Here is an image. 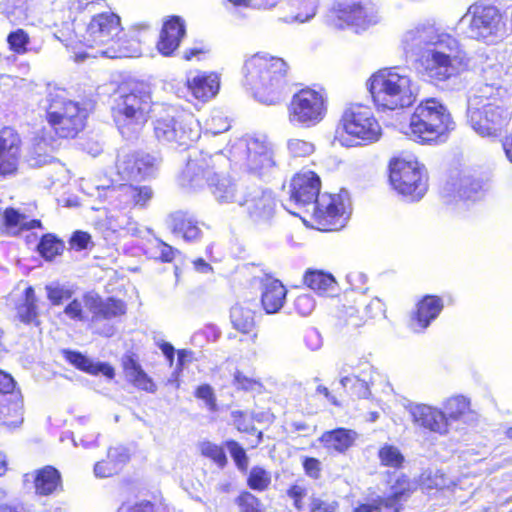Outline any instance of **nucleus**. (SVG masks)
<instances>
[{
	"mask_svg": "<svg viewBox=\"0 0 512 512\" xmlns=\"http://www.w3.org/2000/svg\"><path fill=\"white\" fill-rule=\"evenodd\" d=\"M122 366L126 377L134 386L149 393H155L157 388L153 380L145 373L134 354H125Z\"/></svg>",
	"mask_w": 512,
	"mask_h": 512,
	"instance_id": "7c9ffc66",
	"label": "nucleus"
},
{
	"mask_svg": "<svg viewBox=\"0 0 512 512\" xmlns=\"http://www.w3.org/2000/svg\"><path fill=\"white\" fill-rule=\"evenodd\" d=\"M227 157L220 151L213 155L192 149L182 171L179 183L189 190H198L208 184L214 199L220 204H242L243 196L239 185L229 176L220 175L215 170L227 164Z\"/></svg>",
	"mask_w": 512,
	"mask_h": 512,
	"instance_id": "f03ea898",
	"label": "nucleus"
},
{
	"mask_svg": "<svg viewBox=\"0 0 512 512\" xmlns=\"http://www.w3.org/2000/svg\"><path fill=\"white\" fill-rule=\"evenodd\" d=\"M227 449L240 470H246L248 467V457L245 450L235 441L226 442Z\"/></svg>",
	"mask_w": 512,
	"mask_h": 512,
	"instance_id": "680f3d73",
	"label": "nucleus"
},
{
	"mask_svg": "<svg viewBox=\"0 0 512 512\" xmlns=\"http://www.w3.org/2000/svg\"><path fill=\"white\" fill-rule=\"evenodd\" d=\"M47 121L62 138H73L83 130L88 116L85 107L70 100L65 90L50 89L46 96Z\"/></svg>",
	"mask_w": 512,
	"mask_h": 512,
	"instance_id": "1a4fd4ad",
	"label": "nucleus"
},
{
	"mask_svg": "<svg viewBox=\"0 0 512 512\" xmlns=\"http://www.w3.org/2000/svg\"><path fill=\"white\" fill-rule=\"evenodd\" d=\"M5 222L9 227H19L20 229L26 230L41 227L40 220L28 221L24 215L18 213L14 209H8L5 211Z\"/></svg>",
	"mask_w": 512,
	"mask_h": 512,
	"instance_id": "3c124183",
	"label": "nucleus"
},
{
	"mask_svg": "<svg viewBox=\"0 0 512 512\" xmlns=\"http://www.w3.org/2000/svg\"><path fill=\"white\" fill-rule=\"evenodd\" d=\"M327 112L323 93L304 88L295 93L287 104V120L298 128H311L318 125Z\"/></svg>",
	"mask_w": 512,
	"mask_h": 512,
	"instance_id": "4468645a",
	"label": "nucleus"
},
{
	"mask_svg": "<svg viewBox=\"0 0 512 512\" xmlns=\"http://www.w3.org/2000/svg\"><path fill=\"white\" fill-rule=\"evenodd\" d=\"M358 305L362 306V314L364 319L375 318L384 313V304L379 298H372L367 300L364 295L358 299Z\"/></svg>",
	"mask_w": 512,
	"mask_h": 512,
	"instance_id": "5fc2aeb1",
	"label": "nucleus"
},
{
	"mask_svg": "<svg viewBox=\"0 0 512 512\" xmlns=\"http://www.w3.org/2000/svg\"><path fill=\"white\" fill-rule=\"evenodd\" d=\"M417 486V482L409 479L406 475H397L394 483L390 486L389 494L380 498V502L388 512H399L402 506L401 502L407 500Z\"/></svg>",
	"mask_w": 512,
	"mask_h": 512,
	"instance_id": "c85d7f7f",
	"label": "nucleus"
},
{
	"mask_svg": "<svg viewBox=\"0 0 512 512\" xmlns=\"http://www.w3.org/2000/svg\"><path fill=\"white\" fill-rule=\"evenodd\" d=\"M47 298L52 305H60L64 301L72 298L73 290L67 286L57 282L46 285Z\"/></svg>",
	"mask_w": 512,
	"mask_h": 512,
	"instance_id": "8fccbe9b",
	"label": "nucleus"
},
{
	"mask_svg": "<svg viewBox=\"0 0 512 512\" xmlns=\"http://www.w3.org/2000/svg\"><path fill=\"white\" fill-rule=\"evenodd\" d=\"M161 158L146 152L118 154L116 169L123 179L144 180L154 177L160 167Z\"/></svg>",
	"mask_w": 512,
	"mask_h": 512,
	"instance_id": "a211bd4d",
	"label": "nucleus"
},
{
	"mask_svg": "<svg viewBox=\"0 0 512 512\" xmlns=\"http://www.w3.org/2000/svg\"><path fill=\"white\" fill-rule=\"evenodd\" d=\"M63 250V243L53 234H45L42 236L39 244V253L47 260L53 259Z\"/></svg>",
	"mask_w": 512,
	"mask_h": 512,
	"instance_id": "09e8293b",
	"label": "nucleus"
},
{
	"mask_svg": "<svg viewBox=\"0 0 512 512\" xmlns=\"http://www.w3.org/2000/svg\"><path fill=\"white\" fill-rule=\"evenodd\" d=\"M23 401L20 394H12L0 401V425L17 428L23 423Z\"/></svg>",
	"mask_w": 512,
	"mask_h": 512,
	"instance_id": "72a5a7b5",
	"label": "nucleus"
},
{
	"mask_svg": "<svg viewBox=\"0 0 512 512\" xmlns=\"http://www.w3.org/2000/svg\"><path fill=\"white\" fill-rule=\"evenodd\" d=\"M408 412L413 423L423 429L440 436H446L450 431L444 411L438 407L422 403H411L408 406Z\"/></svg>",
	"mask_w": 512,
	"mask_h": 512,
	"instance_id": "5701e85b",
	"label": "nucleus"
},
{
	"mask_svg": "<svg viewBox=\"0 0 512 512\" xmlns=\"http://www.w3.org/2000/svg\"><path fill=\"white\" fill-rule=\"evenodd\" d=\"M132 193L131 184H121L108 187L105 191V196L114 208L128 209L133 207Z\"/></svg>",
	"mask_w": 512,
	"mask_h": 512,
	"instance_id": "ea45409f",
	"label": "nucleus"
},
{
	"mask_svg": "<svg viewBox=\"0 0 512 512\" xmlns=\"http://www.w3.org/2000/svg\"><path fill=\"white\" fill-rule=\"evenodd\" d=\"M84 302L77 299L72 300L64 309V313L67 317L75 321L87 320V315L83 310Z\"/></svg>",
	"mask_w": 512,
	"mask_h": 512,
	"instance_id": "69168bd1",
	"label": "nucleus"
},
{
	"mask_svg": "<svg viewBox=\"0 0 512 512\" xmlns=\"http://www.w3.org/2000/svg\"><path fill=\"white\" fill-rule=\"evenodd\" d=\"M85 308L91 314V322L97 324L101 321L123 316L126 313V304L117 298H102L95 292H87L83 295Z\"/></svg>",
	"mask_w": 512,
	"mask_h": 512,
	"instance_id": "4be33fe9",
	"label": "nucleus"
},
{
	"mask_svg": "<svg viewBox=\"0 0 512 512\" xmlns=\"http://www.w3.org/2000/svg\"><path fill=\"white\" fill-rule=\"evenodd\" d=\"M510 119L511 113L503 104L501 90L494 92L493 85L480 86L468 99L467 122L481 137H499Z\"/></svg>",
	"mask_w": 512,
	"mask_h": 512,
	"instance_id": "39448f33",
	"label": "nucleus"
},
{
	"mask_svg": "<svg viewBox=\"0 0 512 512\" xmlns=\"http://www.w3.org/2000/svg\"><path fill=\"white\" fill-rule=\"evenodd\" d=\"M400 44L407 57L417 58L421 74L433 84L447 82L471 66L459 40L429 20L406 29Z\"/></svg>",
	"mask_w": 512,
	"mask_h": 512,
	"instance_id": "f257e3e1",
	"label": "nucleus"
},
{
	"mask_svg": "<svg viewBox=\"0 0 512 512\" xmlns=\"http://www.w3.org/2000/svg\"><path fill=\"white\" fill-rule=\"evenodd\" d=\"M356 437L355 431L338 428L323 433L320 441L328 450L343 453L353 445Z\"/></svg>",
	"mask_w": 512,
	"mask_h": 512,
	"instance_id": "c9c22d12",
	"label": "nucleus"
},
{
	"mask_svg": "<svg viewBox=\"0 0 512 512\" xmlns=\"http://www.w3.org/2000/svg\"><path fill=\"white\" fill-rule=\"evenodd\" d=\"M231 323L237 331L242 334H251L253 343L256 342L257 332H255L254 313L251 309L241 305H235L230 312Z\"/></svg>",
	"mask_w": 512,
	"mask_h": 512,
	"instance_id": "4c0bfd02",
	"label": "nucleus"
},
{
	"mask_svg": "<svg viewBox=\"0 0 512 512\" xmlns=\"http://www.w3.org/2000/svg\"><path fill=\"white\" fill-rule=\"evenodd\" d=\"M252 222L257 226H267L272 223L276 213V200L271 191L255 189L246 198L243 197L242 204Z\"/></svg>",
	"mask_w": 512,
	"mask_h": 512,
	"instance_id": "aec40b11",
	"label": "nucleus"
},
{
	"mask_svg": "<svg viewBox=\"0 0 512 512\" xmlns=\"http://www.w3.org/2000/svg\"><path fill=\"white\" fill-rule=\"evenodd\" d=\"M447 424L461 420L471 412V400L464 395H453L446 398L442 403Z\"/></svg>",
	"mask_w": 512,
	"mask_h": 512,
	"instance_id": "58836bf2",
	"label": "nucleus"
},
{
	"mask_svg": "<svg viewBox=\"0 0 512 512\" xmlns=\"http://www.w3.org/2000/svg\"><path fill=\"white\" fill-rule=\"evenodd\" d=\"M354 300L356 301V304H358V299ZM360 308H362V306L359 305L344 307L341 317L344 319L346 325L351 327H359L364 324L365 319Z\"/></svg>",
	"mask_w": 512,
	"mask_h": 512,
	"instance_id": "13d9d810",
	"label": "nucleus"
},
{
	"mask_svg": "<svg viewBox=\"0 0 512 512\" xmlns=\"http://www.w3.org/2000/svg\"><path fill=\"white\" fill-rule=\"evenodd\" d=\"M288 65L266 53H256L243 66L244 84L261 103L275 105L287 92Z\"/></svg>",
	"mask_w": 512,
	"mask_h": 512,
	"instance_id": "7ed1b4c3",
	"label": "nucleus"
},
{
	"mask_svg": "<svg viewBox=\"0 0 512 512\" xmlns=\"http://www.w3.org/2000/svg\"><path fill=\"white\" fill-rule=\"evenodd\" d=\"M6 41L8 44V49L17 55H25L29 52H39V49L30 47V35L23 28H17L11 31L7 35Z\"/></svg>",
	"mask_w": 512,
	"mask_h": 512,
	"instance_id": "a19ab883",
	"label": "nucleus"
},
{
	"mask_svg": "<svg viewBox=\"0 0 512 512\" xmlns=\"http://www.w3.org/2000/svg\"><path fill=\"white\" fill-rule=\"evenodd\" d=\"M232 385L237 390L250 393L261 394L264 391V386L259 379L250 377L239 370L235 371L233 374Z\"/></svg>",
	"mask_w": 512,
	"mask_h": 512,
	"instance_id": "49530a36",
	"label": "nucleus"
},
{
	"mask_svg": "<svg viewBox=\"0 0 512 512\" xmlns=\"http://www.w3.org/2000/svg\"><path fill=\"white\" fill-rule=\"evenodd\" d=\"M150 254L163 262H170L174 259L176 250L165 242L156 239L149 248Z\"/></svg>",
	"mask_w": 512,
	"mask_h": 512,
	"instance_id": "4d7b16f0",
	"label": "nucleus"
},
{
	"mask_svg": "<svg viewBox=\"0 0 512 512\" xmlns=\"http://www.w3.org/2000/svg\"><path fill=\"white\" fill-rule=\"evenodd\" d=\"M348 206L349 199L346 192L321 195L312 205L317 229L321 231L342 229L349 219Z\"/></svg>",
	"mask_w": 512,
	"mask_h": 512,
	"instance_id": "2eb2a0df",
	"label": "nucleus"
},
{
	"mask_svg": "<svg viewBox=\"0 0 512 512\" xmlns=\"http://www.w3.org/2000/svg\"><path fill=\"white\" fill-rule=\"evenodd\" d=\"M20 135L11 127L0 130V181L18 174L22 159Z\"/></svg>",
	"mask_w": 512,
	"mask_h": 512,
	"instance_id": "6ab92c4d",
	"label": "nucleus"
},
{
	"mask_svg": "<svg viewBox=\"0 0 512 512\" xmlns=\"http://www.w3.org/2000/svg\"><path fill=\"white\" fill-rule=\"evenodd\" d=\"M368 88L378 109L409 107L416 99V87L405 68L380 69L368 80Z\"/></svg>",
	"mask_w": 512,
	"mask_h": 512,
	"instance_id": "0eeeda50",
	"label": "nucleus"
},
{
	"mask_svg": "<svg viewBox=\"0 0 512 512\" xmlns=\"http://www.w3.org/2000/svg\"><path fill=\"white\" fill-rule=\"evenodd\" d=\"M200 134L199 121L187 111L170 108L154 122L156 139L173 148L190 146L199 139Z\"/></svg>",
	"mask_w": 512,
	"mask_h": 512,
	"instance_id": "9d476101",
	"label": "nucleus"
},
{
	"mask_svg": "<svg viewBox=\"0 0 512 512\" xmlns=\"http://www.w3.org/2000/svg\"><path fill=\"white\" fill-rule=\"evenodd\" d=\"M304 283L319 295L330 296L337 291V282L334 276L322 270H307Z\"/></svg>",
	"mask_w": 512,
	"mask_h": 512,
	"instance_id": "e433bc0d",
	"label": "nucleus"
},
{
	"mask_svg": "<svg viewBox=\"0 0 512 512\" xmlns=\"http://www.w3.org/2000/svg\"><path fill=\"white\" fill-rule=\"evenodd\" d=\"M237 503L241 512H261L260 501L250 492H243L238 498Z\"/></svg>",
	"mask_w": 512,
	"mask_h": 512,
	"instance_id": "e2e57ef3",
	"label": "nucleus"
},
{
	"mask_svg": "<svg viewBox=\"0 0 512 512\" xmlns=\"http://www.w3.org/2000/svg\"><path fill=\"white\" fill-rule=\"evenodd\" d=\"M122 31L120 16L112 11H105L92 16L81 41L87 48L96 50V54L107 58L138 56V45L127 47L119 38Z\"/></svg>",
	"mask_w": 512,
	"mask_h": 512,
	"instance_id": "423d86ee",
	"label": "nucleus"
},
{
	"mask_svg": "<svg viewBox=\"0 0 512 512\" xmlns=\"http://www.w3.org/2000/svg\"><path fill=\"white\" fill-rule=\"evenodd\" d=\"M24 482H32L35 493L41 496L51 495L62 487L60 472L52 466H45L25 474Z\"/></svg>",
	"mask_w": 512,
	"mask_h": 512,
	"instance_id": "cd10ccee",
	"label": "nucleus"
},
{
	"mask_svg": "<svg viewBox=\"0 0 512 512\" xmlns=\"http://www.w3.org/2000/svg\"><path fill=\"white\" fill-rule=\"evenodd\" d=\"M374 368L366 359H359L350 364H344L339 369L340 384L343 388L353 389L359 386L366 395L368 384L373 381Z\"/></svg>",
	"mask_w": 512,
	"mask_h": 512,
	"instance_id": "b1692460",
	"label": "nucleus"
},
{
	"mask_svg": "<svg viewBox=\"0 0 512 512\" xmlns=\"http://www.w3.org/2000/svg\"><path fill=\"white\" fill-rule=\"evenodd\" d=\"M32 0H3L2 12L7 16H24L31 8Z\"/></svg>",
	"mask_w": 512,
	"mask_h": 512,
	"instance_id": "6e6d98bb",
	"label": "nucleus"
},
{
	"mask_svg": "<svg viewBox=\"0 0 512 512\" xmlns=\"http://www.w3.org/2000/svg\"><path fill=\"white\" fill-rule=\"evenodd\" d=\"M454 127L447 107L437 98H426L415 107L405 134L419 143H436Z\"/></svg>",
	"mask_w": 512,
	"mask_h": 512,
	"instance_id": "6e6552de",
	"label": "nucleus"
},
{
	"mask_svg": "<svg viewBox=\"0 0 512 512\" xmlns=\"http://www.w3.org/2000/svg\"><path fill=\"white\" fill-rule=\"evenodd\" d=\"M444 307L442 298L426 295L418 303L411 319V327L415 332H422L441 313Z\"/></svg>",
	"mask_w": 512,
	"mask_h": 512,
	"instance_id": "bb28decb",
	"label": "nucleus"
},
{
	"mask_svg": "<svg viewBox=\"0 0 512 512\" xmlns=\"http://www.w3.org/2000/svg\"><path fill=\"white\" fill-rule=\"evenodd\" d=\"M107 459L119 470L129 459V453L123 446L111 447L108 450Z\"/></svg>",
	"mask_w": 512,
	"mask_h": 512,
	"instance_id": "338daca9",
	"label": "nucleus"
},
{
	"mask_svg": "<svg viewBox=\"0 0 512 512\" xmlns=\"http://www.w3.org/2000/svg\"><path fill=\"white\" fill-rule=\"evenodd\" d=\"M286 149L293 158H305L314 153L315 145L313 142L305 139L289 138L286 141Z\"/></svg>",
	"mask_w": 512,
	"mask_h": 512,
	"instance_id": "de8ad7c7",
	"label": "nucleus"
},
{
	"mask_svg": "<svg viewBox=\"0 0 512 512\" xmlns=\"http://www.w3.org/2000/svg\"><path fill=\"white\" fill-rule=\"evenodd\" d=\"M206 125L207 130L214 135L225 132L230 127L228 120L219 113L212 115Z\"/></svg>",
	"mask_w": 512,
	"mask_h": 512,
	"instance_id": "774afa93",
	"label": "nucleus"
},
{
	"mask_svg": "<svg viewBox=\"0 0 512 512\" xmlns=\"http://www.w3.org/2000/svg\"><path fill=\"white\" fill-rule=\"evenodd\" d=\"M381 465L391 468H401L404 463V455L400 449L391 444H384L378 451Z\"/></svg>",
	"mask_w": 512,
	"mask_h": 512,
	"instance_id": "a18cd8bd",
	"label": "nucleus"
},
{
	"mask_svg": "<svg viewBox=\"0 0 512 512\" xmlns=\"http://www.w3.org/2000/svg\"><path fill=\"white\" fill-rule=\"evenodd\" d=\"M320 179L312 171L297 173L291 180L288 205L312 206L319 196Z\"/></svg>",
	"mask_w": 512,
	"mask_h": 512,
	"instance_id": "412c9836",
	"label": "nucleus"
},
{
	"mask_svg": "<svg viewBox=\"0 0 512 512\" xmlns=\"http://www.w3.org/2000/svg\"><path fill=\"white\" fill-rule=\"evenodd\" d=\"M341 126L347 135L365 143L376 142L382 135L371 108L361 104H352L344 110Z\"/></svg>",
	"mask_w": 512,
	"mask_h": 512,
	"instance_id": "f3484780",
	"label": "nucleus"
},
{
	"mask_svg": "<svg viewBox=\"0 0 512 512\" xmlns=\"http://www.w3.org/2000/svg\"><path fill=\"white\" fill-rule=\"evenodd\" d=\"M187 87L194 98L206 102L216 96L220 88V77L215 72H197L187 78Z\"/></svg>",
	"mask_w": 512,
	"mask_h": 512,
	"instance_id": "393cba45",
	"label": "nucleus"
},
{
	"mask_svg": "<svg viewBox=\"0 0 512 512\" xmlns=\"http://www.w3.org/2000/svg\"><path fill=\"white\" fill-rule=\"evenodd\" d=\"M271 483L270 474L260 467H253L249 473L248 485L251 489L264 491Z\"/></svg>",
	"mask_w": 512,
	"mask_h": 512,
	"instance_id": "864d4df0",
	"label": "nucleus"
},
{
	"mask_svg": "<svg viewBox=\"0 0 512 512\" xmlns=\"http://www.w3.org/2000/svg\"><path fill=\"white\" fill-rule=\"evenodd\" d=\"M185 23L179 16H172L163 24L157 43L158 51L164 56H171L179 47L185 36Z\"/></svg>",
	"mask_w": 512,
	"mask_h": 512,
	"instance_id": "a878e982",
	"label": "nucleus"
},
{
	"mask_svg": "<svg viewBox=\"0 0 512 512\" xmlns=\"http://www.w3.org/2000/svg\"><path fill=\"white\" fill-rule=\"evenodd\" d=\"M229 154L231 161L258 174L265 173L276 165L275 146L264 134H246L235 140Z\"/></svg>",
	"mask_w": 512,
	"mask_h": 512,
	"instance_id": "9b49d317",
	"label": "nucleus"
},
{
	"mask_svg": "<svg viewBox=\"0 0 512 512\" xmlns=\"http://www.w3.org/2000/svg\"><path fill=\"white\" fill-rule=\"evenodd\" d=\"M261 303L268 314L278 312L284 305L287 290L281 281L265 277L261 285Z\"/></svg>",
	"mask_w": 512,
	"mask_h": 512,
	"instance_id": "c756f323",
	"label": "nucleus"
},
{
	"mask_svg": "<svg viewBox=\"0 0 512 512\" xmlns=\"http://www.w3.org/2000/svg\"><path fill=\"white\" fill-rule=\"evenodd\" d=\"M389 178L394 190L409 201L420 200L428 190L425 167L414 158L393 160Z\"/></svg>",
	"mask_w": 512,
	"mask_h": 512,
	"instance_id": "ddd939ff",
	"label": "nucleus"
},
{
	"mask_svg": "<svg viewBox=\"0 0 512 512\" xmlns=\"http://www.w3.org/2000/svg\"><path fill=\"white\" fill-rule=\"evenodd\" d=\"M152 98L142 83L119 87L113 100L112 114L121 135L127 140L138 137L150 117Z\"/></svg>",
	"mask_w": 512,
	"mask_h": 512,
	"instance_id": "20e7f679",
	"label": "nucleus"
},
{
	"mask_svg": "<svg viewBox=\"0 0 512 512\" xmlns=\"http://www.w3.org/2000/svg\"><path fill=\"white\" fill-rule=\"evenodd\" d=\"M170 226L172 232L186 242H195L202 236L197 220L188 213L178 211L171 215Z\"/></svg>",
	"mask_w": 512,
	"mask_h": 512,
	"instance_id": "2f4dec72",
	"label": "nucleus"
},
{
	"mask_svg": "<svg viewBox=\"0 0 512 512\" xmlns=\"http://www.w3.org/2000/svg\"><path fill=\"white\" fill-rule=\"evenodd\" d=\"M36 302L34 289L31 286L27 287L24 291L23 302L17 307V314L22 322L30 324L37 320L38 311Z\"/></svg>",
	"mask_w": 512,
	"mask_h": 512,
	"instance_id": "c03bdc74",
	"label": "nucleus"
},
{
	"mask_svg": "<svg viewBox=\"0 0 512 512\" xmlns=\"http://www.w3.org/2000/svg\"><path fill=\"white\" fill-rule=\"evenodd\" d=\"M201 454L213 460L219 467H224L227 463V458L223 448L210 441H203L199 444Z\"/></svg>",
	"mask_w": 512,
	"mask_h": 512,
	"instance_id": "603ef678",
	"label": "nucleus"
},
{
	"mask_svg": "<svg viewBox=\"0 0 512 512\" xmlns=\"http://www.w3.org/2000/svg\"><path fill=\"white\" fill-rule=\"evenodd\" d=\"M484 193L483 183L471 175L464 174L459 179L457 194L463 200H477Z\"/></svg>",
	"mask_w": 512,
	"mask_h": 512,
	"instance_id": "79ce46f5",
	"label": "nucleus"
},
{
	"mask_svg": "<svg viewBox=\"0 0 512 512\" xmlns=\"http://www.w3.org/2000/svg\"><path fill=\"white\" fill-rule=\"evenodd\" d=\"M294 307L301 316H308L315 308V300L309 294H302L295 299Z\"/></svg>",
	"mask_w": 512,
	"mask_h": 512,
	"instance_id": "0e129e2a",
	"label": "nucleus"
},
{
	"mask_svg": "<svg viewBox=\"0 0 512 512\" xmlns=\"http://www.w3.org/2000/svg\"><path fill=\"white\" fill-rule=\"evenodd\" d=\"M319 0H306L299 8V12L292 18V21L301 23L311 20L317 13Z\"/></svg>",
	"mask_w": 512,
	"mask_h": 512,
	"instance_id": "052dcab7",
	"label": "nucleus"
},
{
	"mask_svg": "<svg viewBox=\"0 0 512 512\" xmlns=\"http://www.w3.org/2000/svg\"><path fill=\"white\" fill-rule=\"evenodd\" d=\"M132 190L133 207H145L154 196L153 189L147 185H132Z\"/></svg>",
	"mask_w": 512,
	"mask_h": 512,
	"instance_id": "bf43d9fd",
	"label": "nucleus"
},
{
	"mask_svg": "<svg viewBox=\"0 0 512 512\" xmlns=\"http://www.w3.org/2000/svg\"><path fill=\"white\" fill-rule=\"evenodd\" d=\"M460 23L466 26L468 38L486 44L496 43L505 32V23L499 10L483 2L470 5Z\"/></svg>",
	"mask_w": 512,
	"mask_h": 512,
	"instance_id": "f8f14e48",
	"label": "nucleus"
},
{
	"mask_svg": "<svg viewBox=\"0 0 512 512\" xmlns=\"http://www.w3.org/2000/svg\"><path fill=\"white\" fill-rule=\"evenodd\" d=\"M325 22L334 29L353 26L366 29L376 23L373 9L357 0H337L325 15Z\"/></svg>",
	"mask_w": 512,
	"mask_h": 512,
	"instance_id": "dca6fc26",
	"label": "nucleus"
},
{
	"mask_svg": "<svg viewBox=\"0 0 512 512\" xmlns=\"http://www.w3.org/2000/svg\"><path fill=\"white\" fill-rule=\"evenodd\" d=\"M65 359L76 368L92 375L103 374L109 379L115 375L114 369L106 363H95L87 356L76 351H64Z\"/></svg>",
	"mask_w": 512,
	"mask_h": 512,
	"instance_id": "f704fd0d",
	"label": "nucleus"
},
{
	"mask_svg": "<svg viewBox=\"0 0 512 512\" xmlns=\"http://www.w3.org/2000/svg\"><path fill=\"white\" fill-rule=\"evenodd\" d=\"M420 485L424 490L451 489L459 484L451 480L440 470L424 472L420 477Z\"/></svg>",
	"mask_w": 512,
	"mask_h": 512,
	"instance_id": "37998d69",
	"label": "nucleus"
},
{
	"mask_svg": "<svg viewBox=\"0 0 512 512\" xmlns=\"http://www.w3.org/2000/svg\"><path fill=\"white\" fill-rule=\"evenodd\" d=\"M482 74L485 80L482 86L493 85L494 92L501 90V96L512 90V65L505 70L501 63L494 61L482 68Z\"/></svg>",
	"mask_w": 512,
	"mask_h": 512,
	"instance_id": "473e14b6",
	"label": "nucleus"
}]
</instances>
